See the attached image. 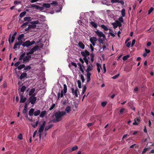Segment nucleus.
Here are the masks:
<instances>
[{"instance_id": "nucleus-15", "label": "nucleus", "mask_w": 154, "mask_h": 154, "mask_svg": "<svg viewBox=\"0 0 154 154\" xmlns=\"http://www.w3.org/2000/svg\"><path fill=\"white\" fill-rule=\"evenodd\" d=\"M82 55L84 57L83 59L86 63V64L88 65V60L87 59V57H86V55L84 54V53L83 52L82 53Z\"/></svg>"}, {"instance_id": "nucleus-54", "label": "nucleus", "mask_w": 154, "mask_h": 154, "mask_svg": "<svg viewBox=\"0 0 154 154\" xmlns=\"http://www.w3.org/2000/svg\"><path fill=\"white\" fill-rule=\"evenodd\" d=\"M21 2L18 1H15L14 2V4L15 5L20 4Z\"/></svg>"}, {"instance_id": "nucleus-62", "label": "nucleus", "mask_w": 154, "mask_h": 154, "mask_svg": "<svg viewBox=\"0 0 154 154\" xmlns=\"http://www.w3.org/2000/svg\"><path fill=\"white\" fill-rule=\"evenodd\" d=\"M117 2L121 3L122 5H123L124 4V2L122 0L119 1V2Z\"/></svg>"}, {"instance_id": "nucleus-12", "label": "nucleus", "mask_w": 154, "mask_h": 154, "mask_svg": "<svg viewBox=\"0 0 154 154\" xmlns=\"http://www.w3.org/2000/svg\"><path fill=\"white\" fill-rule=\"evenodd\" d=\"M31 6L32 8H35L37 10H39L42 11L44 9L43 7H40L34 4L31 5Z\"/></svg>"}, {"instance_id": "nucleus-2", "label": "nucleus", "mask_w": 154, "mask_h": 154, "mask_svg": "<svg viewBox=\"0 0 154 154\" xmlns=\"http://www.w3.org/2000/svg\"><path fill=\"white\" fill-rule=\"evenodd\" d=\"M26 54V52H23L19 57V60H23V63H26L27 62H29L32 57L31 55H29V54L28 55H26V56H25Z\"/></svg>"}, {"instance_id": "nucleus-3", "label": "nucleus", "mask_w": 154, "mask_h": 154, "mask_svg": "<svg viewBox=\"0 0 154 154\" xmlns=\"http://www.w3.org/2000/svg\"><path fill=\"white\" fill-rule=\"evenodd\" d=\"M67 91V86L66 84L63 85V89L62 90L61 92H59L57 93V100L59 99L60 97H62L63 96V94L66 95Z\"/></svg>"}, {"instance_id": "nucleus-4", "label": "nucleus", "mask_w": 154, "mask_h": 154, "mask_svg": "<svg viewBox=\"0 0 154 154\" xmlns=\"http://www.w3.org/2000/svg\"><path fill=\"white\" fill-rule=\"evenodd\" d=\"M35 43V41H33L30 42L29 40L26 41L22 43V45L24 47H28L32 45Z\"/></svg>"}, {"instance_id": "nucleus-29", "label": "nucleus", "mask_w": 154, "mask_h": 154, "mask_svg": "<svg viewBox=\"0 0 154 154\" xmlns=\"http://www.w3.org/2000/svg\"><path fill=\"white\" fill-rule=\"evenodd\" d=\"M121 14H122V17H124L125 16V9L124 8L122 9L121 10Z\"/></svg>"}, {"instance_id": "nucleus-57", "label": "nucleus", "mask_w": 154, "mask_h": 154, "mask_svg": "<svg viewBox=\"0 0 154 154\" xmlns=\"http://www.w3.org/2000/svg\"><path fill=\"white\" fill-rule=\"evenodd\" d=\"M28 24V22H26L25 23H24L23 25L21 26V27H23V26H25L26 25H27Z\"/></svg>"}, {"instance_id": "nucleus-17", "label": "nucleus", "mask_w": 154, "mask_h": 154, "mask_svg": "<svg viewBox=\"0 0 154 154\" xmlns=\"http://www.w3.org/2000/svg\"><path fill=\"white\" fill-rule=\"evenodd\" d=\"M34 109L33 108H31L30 109L29 111V115L30 116H32L33 114H34Z\"/></svg>"}, {"instance_id": "nucleus-60", "label": "nucleus", "mask_w": 154, "mask_h": 154, "mask_svg": "<svg viewBox=\"0 0 154 154\" xmlns=\"http://www.w3.org/2000/svg\"><path fill=\"white\" fill-rule=\"evenodd\" d=\"M90 48L91 49V51H93L94 50V48H93L92 45L90 44Z\"/></svg>"}, {"instance_id": "nucleus-36", "label": "nucleus", "mask_w": 154, "mask_h": 154, "mask_svg": "<svg viewBox=\"0 0 154 154\" xmlns=\"http://www.w3.org/2000/svg\"><path fill=\"white\" fill-rule=\"evenodd\" d=\"M34 53V51L31 49L30 50V51L28 52H26V55H30V54H33Z\"/></svg>"}, {"instance_id": "nucleus-31", "label": "nucleus", "mask_w": 154, "mask_h": 154, "mask_svg": "<svg viewBox=\"0 0 154 154\" xmlns=\"http://www.w3.org/2000/svg\"><path fill=\"white\" fill-rule=\"evenodd\" d=\"M25 66L24 64H21L17 67V69L19 70H21L22 69H23V68H24V67Z\"/></svg>"}, {"instance_id": "nucleus-59", "label": "nucleus", "mask_w": 154, "mask_h": 154, "mask_svg": "<svg viewBox=\"0 0 154 154\" xmlns=\"http://www.w3.org/2000/svg\"><path fill=\"white\" fill-rule=\"evenodd\" d=\"M27 109L24 108L23 109V113L24 114H25L26 113L27 111Z\"/></svg>"}, {"instance_id": "nucleus-58", "label": "nucleus", "mask_w": 154, "mask_h": 154, "mask_svg": "<svg viewBox=\"0 0 154 154\" xmlns=\"http://www.w3.org/2000/svg\"><path fill=\"white\" fill-rule=\"evenodd\" d=\"M134 122L133 123V125H137L139 123H137L136 121V119H134Z\"/></svg>"}, {"instance_id": "nucleus-8", "label": "nucleus", "mask_w": 154, "mask_h": 154, "mask_svg": "<svg viewBox=\"0 0 154 154\" xmlns=\"http://www.w3.org/2000/svg\"><path fill=\"white\" fill-rule=\"evenodd\" d=\"M37 100V98L36 97H33V96L31 97L29 99V102L28 103L29 104L30 103L32 104H34Z\"/></svg>"}, {"instance_id": "nucleus-21", "label": "nucleus", "mask_w": 154, "mask_h": 154, "mask_svg": "<svg viewBox=\"0 0 154 154\" xmlns=\"http://www.w3.org/2000/svg\"><path fill=\"white\" fill-rule=\"evenodd\" d=\"M96 65L97 67V70L98 72V73H100V68H101V66L100 63H97Z\"/></svg>"}, {"instance_id": "nucleus-39", "label": "nucleus", "mask_w": 154, "mask_h": 154, "mask_svg": "<svg viewBox=\"0 0 154 154\" xmlns=\"http://www.w3.org/2000/svg\"><path fill=\"white\" fill-rule=\"evenodd\" d=\"M104 38H100L99 39V41L100 43L102 44H103L104 43L103 41H104Z\"/></svg>"}, {"instance_id": "nucleus-16", "label": "nucleus", "mask_w": 154, "mask_h": 154, "mask_svg": "<svg viewBox=\"0 0 154 154\" xmlns=\"http://www.w3.org/2000/svg\"><path fill=\"white\" fill-rule=\"evenodd\" d=\"M79 46L82 49H84L85 48V45L81 42H80L78 43Z\"/></svg>"}, {"instance_id": "nucleus-38", "label": "nucleus", "mask_w": 154, "mask_h": 154, "mask_svg": "<svg viewBox=\"0 0 154 154\" xmlns=\"http://www.w3.org/2000/svg\"><path fill=\"white\" fill-rule=\"evenodd\" d=\"M77 83L78 84V86L79 88H82V85L81 82L80 80H78L77 81Z\"/></svg>"}, {"instance_id": "nucleus-56", "label": "nucleus", "mask_w": 154, "mask_h": 154, "mask_svg": "<svg viewBox=\"0 0 154 154\" xmlns=\"http://www.w3.org/2000/svg\"><path fill=\"white\" fill-rule=\"evenodd\" d=\"M71 65L73 66H74V67H75V68H76L77 66V65H76V63H74V62H72L71 63Z\"/></svg>"}, {"instance_id": "nucleus-51", "label": "nucleus", "mask_w": 154, "mask_h": 154, "mask_svg": "<svg viewBox=\"0 0 154 154\" xmlns=\"http://www.w3.org/2000/svg\"><path fill=\"white\" fill-rule=\"evenodd\" d=\"M55 104L54 103L53 104H52V106H51V107L49 108V110H51L52 109H53V108L55 107Z\"/></svg>"}, {"instance_id": "nucleus-45", "label": "nucleus", "mask_w": 154, "mask_h": 154, "mask_svg": "<svg viewBox=\"0 0 154 154\" xmlns=\"http://www.w3.org/2000/svg\"><path fill=\"white\" fill-rule=\"evenodd\" d=\"M78 148V147L77 146H75L72 148V151H73L77 150Z\"/></svg>"}, {"instance_id": "nucleus-41", "label": "nucleus", "mask_w": 154, "mask_h": 154, "mask_svg": "<svg viewBox=\"0 0 154 154\" xmlns=\"http://www.w3.org/2000/svg\"><path fill=\"white\" fill-rule=\"evenodd\" d=\"M31 69V67L30 66H27L24 67V70H26L30 69Z\"/></svg>"}, {"instance_id": "nucleus-53", "label": "nucleus", "mask_w": 154, "mask_h": 154, "mask_svg": "<svg viewBox=\"0 0 154 154\" xmlns=\"http://www.w3.org/2000/svg\"><path fill=\"white\" fill-rule=\"evenodd\" d=\"M117 25V26H119V27L121 26H122L121 23H120L118 21H116Z\"/></svg>"}, {"instance_id": "nucleus-47", "label": "nucleus", "mask_w": 154, "mask_h": 154, "mask_svg": "<svg viewBox=\"0 0 154 154\" xmlns=\"http://www.w3.org/2000/svg\"><path fill=\"white\" fill-rule=\"evenodd\" d=\"M86 88H87L86 86L85 85L83 88V90L82 92V94H84L85 93L86 89Z\"/></svg>"}, {"instance_id": "nucleus-52", "label": "nucleus", "mask_w": 154, "mask_h": 154, "mask_svg": "<svg viewBox=\"0 0 154 154\" xmlns=\"http://www.w3.org/2000/svg\"><path fill=\"white\" fill-rule=\"evenodd\" d=\"M119 75V74H118L116 75H115L113 77H112V78L113 79H115L117 78Z\"/></svg>"}, {"instance_id": "nucleus-63", "label": "nucleus", "mask_w": 154, "mask_h": 154, "mask_svg": "<svg viewBox=\"0 0 154 154\" xmlns=\"http://www.w3.org/2000/svg\"><path fill=\"white\" fill-rule=\"evenodd\" d=\"M15 38V36H12L11 37V42L12 43L14 42V40Z\"/></svg>"}, {"instance_id": "nucleus-42", "label": "nucleus", "mask_w": 154, "mask_h": 154, "mask_svg": "<svg viewBox=\"0 0 154 154\" xmlns=\"http://www.w3.org/2000/svg\"><path fill=\"white\" fill-rule=\"evenodd\" d=\"M149 149V148H144L143 149V151H142V154H144L145 153H146V152Z\"/></svg>"}, {"instance_id": "nucleus-6", "label": "nucleus", "mask_w": 154, "mask_h": 154, "mask_svg": "<svg viewBox=\"0 0 154 154\" xmlns=\"http://www.w3.org/2000/svg\"><path fill=\"white\" fill-rule=\"evenodd\" d=\"M96 34L100 38L103 37V38H105V35L102 32L100 31L99 30H97L95 31Z\"/></svg>"}, {"instance_id": "nucleus-32", "label": "nucleus", "mask_w": 154, "mask_h": 154, "mask_svg": "<svg viewBox=\"0 0 154 154\" xmlns=\"http://www.w3.org/2000/svg\"><path fill=\"white\" fill-rule=\"evenodd\" d=\"M101 27L103 29L104 31H107L108 30V28L105 25H102L101 26Z\"/></svg>"}, {"instance_id": "nucleus-35", "label": "nucleus", "mask_w": 154, "mask_h": 154, "mask_svg": "<svg viewBox=\"0 0 154 154\" xmlns=\"http://www.w3.org/2000/svg\"><path fill=\"white\" fill-rule=\"evenodd\" d=\"M82 52L84 53V54L86 55V57H87V56L88 55H89V53L88 51L85 50V52H81V54H82Z\"/></svg>"}, {"instance_id": "nucleus-9", "label": "nucleus", "mask_w": 154, "mask_h": 154, "mask_svg": "<svg viewBox=\"0 0 154 154\" xmlns=\"http://www.w3.org/2000/svg\"><path fill=\"white\" fill-rule=\"evenodd\" d=\"M20 100V103H24L26 100V97L23 98V93L22 94H19Z\"/></svg>"}, {"instance_id": "nucleus-18", "label": "nucleus", "mask_w": 154, "mask_h": 154, "mask_svg": "<svg viewBox=\"0 0 154 154\" xmlns=\"http://www.w3.org/2000/svg\"><path fill=\"white\" fill-rule=\"evenodd\" d=\"M42 7L46 8H49L50 7V5L49 3H43L42 5Z\"/></svg>"}, {"instance_id": "nucleus-5", "label": "nucleus", "mask_w": 154, "mask_h": 154, "mask_svg": "<svg viewBox=\"0 0 154 154\" xmlns=\"http://www.w3.org/2000/svg\"><path fill=\"white\" fill-rule=\"evenodd\" d=\"M23 43V41H18L17 42H16L14 45L13 47V49H15L16 50V49L18 48V49L20 48V46L21 45H22V43Z\"/></svg>"}, {"instance_id": "nucleus-10", "label": "nucleus", "mask_w": 154, "mask_h": 154, "mask_svg": "<svg viewBox=\"0 0 154 154\" xmlns=\"http://www.w3.org/2000/svg\"><path fill=\"white\" fill-rule=\"evenodd\" d=\"M45 122L44 121L43 122V123L42 124V125H41L40 126L39 128L38 131V133H41L43 131L45 126Z\"/></svg>"}, {"instance_id": "nucleus-28", "label": "nucleus", "mask_w": 154, "mask_h": 154, "mask_svg": "<svg viewBox=\"0 0 154 154\" xmlns=\"http://www.w3.org/2000/svg\"><path fill=\"white\" fill-rule=\"evenodd\" d=\"M39 48V47L38 45H36L34 46V47L31 48L32 50L34 51V52H35L38 50Z\"/></svg>"}, {"instance_id": "nucleus-25", "label": "nucleus", "mask_w": 154, "mask_h": 154, "mask_svg": "<svg viewBox=\"0 0 154 154\" xmlns=\"http://www.w3.org/2000/svg\"><path fill=\"white\" fill-rule=\"evenodd\" d=\"M40 111L39 110H37L34 112V115L35 116H37L39 115L40 113Z\"/></svg>"}, {"instance_id": "nucleus-22", "label": "nucleus", "mask_w": 154, "mask_h": 154, "mask_svg": "<svg viewBox=\"0 0 154 154\" xmlns=\"http://www.w3.org/2000/svg\"><path fill=\"white\" fill-rule=\"evenodd\" d=\"M46 113V111H42L40 115V117L41 118L44 117Z\"/></svg>"}, {"instance_id": "nucleus-44", "label": "nucleus", "mask_w": 154, "mask_h": 154, "mask_svg": "<svg viewBox=\"0 0 154 154\" xmlns=\"http://www.w3.org/2000/svg\"><path fill=\"white\" fill-rule=\"evenodd\" d=\"M112 25L113 26V28L114 29L116 28L117 27V23L116 22H114L112 23Z\"/></svg>"}, {"instance_id": "nucleus-20", "label": "nucleus", "mask_w": 154, "mask_h": 154, "mask_svg": "<svg viewBox=\"0 0 154 154\" xmlns=\"http://www.w3.org/2000/svg\"><path fill=\"white\" fill-rule=\"evenodd\" d=\"M91 75V74L90 73H87V82H89L91 80L90 76Z\"/></svg>"}, {"instance_id": "nucleus-27", "label": "nucleus", "mask_w": 154, "mask_h": 154, "mask_svg": "<svg viewBox=\"0 0 154 154\" xmlns=\"http://www.w3.org/2000/svg\"><path fill=\"white\" fill-rule=\"evenodd\" d=\"M71 107L70 106H68L65 109V111L67 113H69L71 111Z\"/></svg>"}, {"instance_id": "nucleus-13", "label": "nucleus", "mask_w": 154, "mask_h": 154, "mask_svg": "<svg viewBox=\"0 0 154 154\" xmlns=\"http://www.w3.org/2000/svg\"><path fill=\"white\" fill-rule=\"evenodd\" d=\"M36 25L32 24L29 25L28 28L26 29V31L29 30L30 28H35L36 27Z\"/></svg>"}, {"instance_id": "nucleus-48", "label": "nucleus", "mask_w": 154, "mask_h": 154, "mask_svg": "<svg viewBox=\"0 0 154 154\" xmlns=\"http://www.w3.org/2000/svg\"><path fill=\"white\" fill-rule=\"evenodd\" d=\"M30 23L31 24H34L35 25L36 24H38L39 23V22L38 20H36V21H32V22H31Z\"/></svg>"}, {"instance_id": "nucleus-46", "label": "nucleus", "mask_w": 154, "mask_h": 154, "mask_svg": "<svg viewBox=\"0 0 154 154\" xmlns=\"http://www.w3.org/2000/svg\"><path fill=\"white\" fill-rule=\"evenodd\" d=\"M122 17H121L119 18V22L121 23H123L124 22L123 19Z\"/></svg>"}, {"instance_id": "nucleus-26", "label": "nucleus", "mask_w": 154, "mask_h": 154, "mask_svg": "<svg viewBox=\"0 0 154 154\" xmlns=\"http://www.w3.org/2000/svg\"><path fill=\"white\" fill-rule=\"evenodd\" d=\"M35 91V88H32L31 89L30 91H29V95L30 96H31L34 92Z\"/></svg>"}, {"instance_id": "nucleus-61", "label": "nucleus", "mask_w": 154, "mask_h": 154, "mask_svg": "<svg viewBox=\"0 0 154 154\" xmlns=\"http://www.w3.org/2000/svg\"><path fill=\"white\" fill-rule=\"evenodd\" d=\"M112 3H115L119 2V0H111Z\"/></svg>"}, {"instance_id": "nucleus-55", "label": "nucleus", "mask_w": 154, "mask_h": 154, "mask_svg": "<svg viewBox=\"0 0 154 154\" xmlns=\"http://www.w3.org/2000/svg\"><path fill=\"white\" fill-rule=\"evenodd\" d=\"M136 40L135 39H133L131 44V46L133 47L135 43Z\"/></svg>"}, {"instance_id": "nucleus-43", "label": "nucleus", "mask_w": 154, "mask_h": 154, "mask_svg": "<svg viewBox=\"0 0 154 154\" xmlns=\"http://www.w3.org/2000/svg\"><path fill=\"white\" fill-rule=\"evenodd\" d=\"M154 8L153 7H151L148 11V14H150L153 10Z\"/></svg>"}, {"instance_id": "nucleus-23", "label": "nucleus", "mask_w": 154, "mask_h": 154, "mask_svg": "<svg viewBox=\"0 0 154 154\" xmlns=\"http://www.w3.org/2000/svg\"><path fill=\"white\" fill-rule=\"evenodd\" d=\"M24 37V35L23 34H21L19 35L18 36L17 39L19 41H22L21 39L23 38Z\"/></svg>"}, {"instance_id": "nucleus-7", "label": "nucleus", "mask_w": 154, "mask_h": 154, "mask_svg": "<svg viewBox=\"0 0 154 154\" xmlns=\"http://www.w3.org/2000/svg\"><path fill=\"white\" fill-rule=\"evenodd\" d=\"M72 90V93L73 95L75 96V97H78V89L77 87L76 88V89L74 90L73 88L72 87L71 88Z\"/></svg>"}, {"instance_id": "nucleus-37", "label": "nucleus", "mask_w": 154, "mask_h": 154, "mask_svg": "<svg viewBox=\"0 0 154 154\" xmlns=\"http://www.w3.org/2000/svg\"><path fill=\"white\" fill-rule=\"evenodd\" d=\"M26 14V12L25 11L22 12L20 14L19 17H23Z\"/></svg>"}, {"instance_id": "nucleus-14", "label": "nucleus", "mask_w": 154, "mask_h": 154, "mask_svg": "<svg viewBox=\"0 0 154 154\" xmlns=\"http://www.w3.org/2000/svg\"><path fill=\"white\" fill-rule=\"evenodd\" d=\"M27 76V74L26 73L24 72L22 73L20 77V80H22L24 78L26 77Z\"/></svg>"}, {"instance_id": "nucleus-24", "label": "nucleus", "mask_w": 154, "mask_h": 154, "mask_svg": "<svg viewBox=\"0 0 154 154\" xmlns=\"http://www.w3.org/2000/svg\"><path fill=\"white\" fill-rule=\"evenodd\" d=\"M91 26L94 28H96L97 27V24L94 22L91 21L89 22Z\"/></svg>"}, {"instance_id": "nucleus-11", "label": "nucleus", "mask_w": 154, "mask_h": 154, "mask_svg": "<svg viewBox=\"0 0 154 154\" xmlns=\"http://www.w3.org/2000/svg\"><path fill=\"white\" fill-rule=\"evenodd\" d=\"M87 65V68L86 70V71L87 73H89V72L92 70L93 69V66L91 64H90Z\"/></svg>"}, {"instance_id": "nucleus-40", "label": "nucleus", "mask_w": 154, "mask_h": 154, "mask_svg": "<svg viewBox=\"0 0 154 154\" xmlns=\"http://www.w3.org/2000/svg\"><path fill=\"white\" fill-rule=\"evenodd\" d=\"M107 103V102L106 101L102 102L101 103L102 106L103 107H104L106 105Z\"/></svg>"}, {"instance_id": "nucleus-50", "label": "nucleus", "mask_w": 154, "mask_h": 154, "mask_svg": "<svg viewBox=\"0 0 154 154\" xmlns=\"http://www.w3.org/2000/svg\"><path fill=\"white\" fill-rule=\"evenodd\" d=\"M20 61H17L14 64V66L16 67L17 66L19 65V64H20Z\"/></svg>"}, {"instance_id": "nucleus-49", "label": "nucleus", "mask_w": 154, "mask_h": 154, "mask_svg": "<svg viewBox=\"0 0 154 154\" xmlns=\"http://www.w3.org/2000/svg\"><path fill=\"white\" fill-rule=\"evenodd\" d=\"M80 76L82 79V82L83 83L85 81V79L83 75L82 74H81Z\"/></svg>"}, {"instance_id": "nucleus-19", "label": "nucleus", "mask_w": 154, "mask_h": 154, "mask_svg": "<svg viewBox=\"0 0 154 154\" xmlns=\"http://www.w3.org/2000/svg\"><path fill=\"white\" fill-rule=\"evenodd\" d=\"M90 41L91 43L95 42L97 41V39L95 37H93L92 38H91L90 39Z\"/></svg>"}, {"instance_id": "nucleus-33", "label": "nucleus", "mask_w": 154, "mask_h": 154, "mask_svg": "<svg viewBox=\"0 0 154 154\" xmlns=\"http://www.w3.org/2000/svg\"><path fill=\"white\" fill-rule=\"evenodd\" d=\"M26 89V87L24 86H23L20 88V91L21 92H23Z\"/></svg>"}, {"instance_id": "nucleus-1", "label": "nucleus", "mask_w": 154, "mask_h": 154, "mask_svg": "<svg viewBox=\"0 0 154 154\" xmlns=\"http://www.w3.org/2000/svg\"><path fill=\"white\" fill-rule=\"evenodd\" d=\"M66 114V112L63 111H58L54 113L55 118L51 120V122L57 123L62 120V117Z\"/></svg>"}, {"instance_id": "nucleus-30", "label": "nucleus", "mask_w": 154, "mask_h": 154, "mask_svg": "<svg viewBox=\"0 0 154 154\" xmlns=\"http://www.w3.org/2000/svg\"><path fill=\"white\" fill-rule=\"evenodd\" d=\"M23 20L25 21H29L30 20L31 17L29 16L26 17L24 18Z\"/></svg>"}, {"instance_id": "nucleus-34", "label": "nucleus", "mask_w": 154, "mask_h": 154, "mask_svg": "<svg viewBox=\"0 0 154 154\" xmlns=\"http://www.w3.org/2000/svg\"><path fill=\"white\" fill-rule=\"evenodd\" d=\"M130 55H128L123 56L122 57V59L124 61H125L128 59Z\"/></svg>"}, {"instance_id": "nucleus-64", "label": "nucleus", "mask_w": 154, "mask_h": 154, "mask_svg": "<svg viewBox=\"0 0 154 154\" xmlns=\"http://www.w3.org/2000/svg\"><path fill=\"white\" fill-rule=\"evenodd\" d=\"M145 51L146 52V54H148L150 52V50L149 49H145Z\"/></svg>"}]
</instances>
